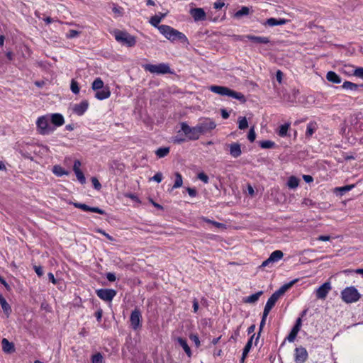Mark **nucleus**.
Returning <instances> with one entry per match:
<instances>
[{"label": "nucleus", "mask_w": 363, "mask_h": 363, "mask_svg": "<svg viewBox=\"0 0 363 363\" xmlns=\"http://www.w3.org/2000/svg\"><path fill=\"white\" fill-rule=\"evenodd\" d=\"M236 39L241 41H245V39H247L257 44H267L269 43V39L267 37L255 36L252 35H238L236 36Z\"/></svg>", "instance_id": "9"}, {"label": "nucleus", "mask_w": 363, "mask_h": 363, "mask_svg": "<svg viewBox=\"0 0 363 363\" xmlns=\"http://www.w3.org/2000/svg\"><path fill=\"white\" fill-rule=\"evenodd\" d=\"M228 147H229L230 155L233 157L237 158L241 155V154H242L241 146L239 143H230L228 145Z\"/></svg>", "instance_id": "21"}, {"label": "nucleus", "mask_w": 363, "mask_h": 363, "mask_svg": "<svg viewBox=\"0 0 363 363\" xmlns=\"http://www.w3.org/2000/svg\"><path fill=\"white\" fill-rule=\"evenodd\" d=\"M198 178L205 184L208 183V180H209L208 177L203 172L199 173Z\"/></svg>", "instance_id": "51"}, {"label": "nucleus", "mask_w": 363, "mask_h": 363, "mask_svg": "<svg viewBox=\"0 0 363 363\" xmlns=\"http://www.w3.org/2000/svg\"><path fill=\"white\" fill-rule=\"evenodd\" d=\"M81 162L79 160H75L73 165V171L74 172L78 181L82 184L86 182L85 177L80 169Z\"/></svg>", "instance_id": "17"}, {"label": "nucleus", "mask_w": 363, "mask_h": 363, "mask_svg": "<svg viewBox=\"0 0 363 363\" xmlns=\"http://www.w3.org/2000/svg\"><path fill=\"white\" fill-rule=\"evenodd\" d=\"M250 13V9L247 6H242L241 9L236 11L235 13V17L236 18H240L243 16H247Z\"/></svg>", "instance_id": "39"}, {"label": "nucleus", "mask_w": 363, "mask_h": 363, "mask_svg": "<svg viewBox=\"0 0 363 363\" xmlns=\"http://www.w3.org/2000/svg\"><path fill=\"white\" fill-rule=\"evenodd\" d=\"M196 125L199 135L206 134L215 129L216 127L215 122L209 118H206L200 121Z\"/></svg>", "instance_id": "7"}, {"label": "nucleus", "mask_w": 363, "mask_h": 363, "mask_svg": "<svg viewBox=\"0 0 363 363\" xmlns=\"http://www.w3.org/2000/svg\"><path fill=\"white\" fill-rule=\"evenodd\" d=\"M297 281V279H294L287 284H285L279 288V290L276 291L274 292L277 296H278L279 298L288 290Z\"/></svg>", "instance_id": "24"}, {"label": "nucleus", "mask_w": 363, "mask_h": 363, "mask_svg": "<svg viewBox=\"0 0 363 363\" xmlns=\"http://www.w3.org/2000/svg\"><path fill=\"white\" fill-rule=\"evenodd\" d=\"M262 294V291H258L254 294H252L249 296H247L245 299V303H254L255 302H257L259 298V296Z\"/></svg>", "instance_id": "31"}, {"label": "nucleus", "mask_w": 363, "mask_h": 363, "mask_svg": "<svg viewBox=\"0 0 363 363\" xmlns=\"http://www.w3.org/2000/svg\"><path fill=\"white\" fill-rule=\"evenodd\" d=\"M354 75L363 79V67H357L354 70Z\"/></svg>", "instance_id": "53"}, {"label": "nucleus", "mask_w": 363, "mask_h": 363, "mask_svg": "<svg viewBox=\"0 0 363 363\" xmlns=\"http://www.w3.org/2000/svg\"><path fill=\"white\" fill-rule=\"evenodd\" d=\"M289 127H290L289 123L281 125L279 127V130L278 131V135L282 138L286 136Z\"/></svg>", "instance_id": "38"}, {"label": "nucleus", "mask_w": 363, "mask_h": 363, "mask_svg": "<svg viewBox=\"0 0 363 363\" xmlns=\"http://www.w3.org/2000/svg\"><path fill=\"white\" fill-rule=\"evenodd\" d=\"M106 279L109 281H116V277L115 274L111 273V272H108V273L106 274Z\"/></svg>", "instance_id": "59"}, {"label": "nucleus", "mask_w": 363, "mask_h": 363, "mask_svg": "<svg viewBox=\"0 0 363 363\" xmlns=\"http://www.w3.org/2000/svg\"><path fill=\"white\" fill-rule=\"evenodd\" d=\"M259 146L263 149L273 148L275 143L271 140H263L259 143Z\"/></svg>", "instance_id": "41"}, {"label": "nucleus", "mask_w": 363, "mask_h": 363, "mask_svg": "<svg viewBox=\"0 0 363 363\" xmlns=\"http://www.w3.org/2000/svg\"><path fill=\"white\" fill-rule=\"evenodd\" d=\"M181 129L185 135L191 140H196L199 138V133L197 129V125L190 127L186 123L181 124Z\"/></svg>", "instance_id": "8"}, {"label": "nucleus", "mask_w": 363, "mask_h": 363, "mask_svg": "<svg viewBox=\"0 0 363 363\" xmlns=\"http://www.w3.org/2000/svg\"><path fill=\"white\" fill-rule=\"evenodd\" d=\"M96 295L103 301H111L116 295V291L111 289H100L96 290Z\"/></svg>", "instance_id": "10"}, {"label": "nucleus", "mask_w": 363, "mask_h": 363, "mask_svg": "<svg viewBox=\"0 0 363 363\" xmlns=\"http://www.w3.org/2000/svg\"><path fill=\"white\" fill-rule=\"evenodd\" d=\"M225 6V4L221 1L215 2L213 4V7L216 9H220Z\"/></svg>", "instance_id": "61"}, {"label": "nucleus", "mask_w": 363, "mask_h": 363, "mask_svg": "<svg viewBox=\"0 0 363 363\" xmlns=\"http://www.w3.org/2000/svg\"><path fill=\"white\" fill-rule=\"evenodd\" d=\"M267 315H265V313H263L262 314V320H261V322H260V325H259V333L256 337V340H255V345H257V342L259 338V336H260V333L262 330V328H264V325H265V322H266V319H267Z\"/></svg>", "instance_id": "44"}, {"label": "nucleus", "mask_w": 363, "mask_h": 363, "mask_svg": "<svg viewBox=\"0 0 363 363\" xmlns=\"http://www.w3.org/2000/svg\"><path fill=\"white\" fill-rule=\"evenodd\" d=\"M158 30L162 35L172 42L179 40L182 43H189L188 38L183 33L169 26L160 25Z\"/></svg>", "instance_id": "1"}, {"label": "nucleus", "mask_w": 363, "mask_h": 363, "mask_svg": "<svg viewBox=\"0 0 363 363\" xmlns=\"http://www.w3.org/2000/svg\"><path fill=\"white\" fill-rule=\"evenodd\" d=\"M302 325V320L301 318H298L296 320V323L294 325L295 328H298V330H301Z\"/></svg>", "instance_id": "62"}, {"label": "nucleus", "mask_w": 363, "mask_h": 363, "mask_svg": "<svg viewBox=\"0 0 363 363\" xmlns=\"http://www.w3.org/2000/svg\"><path fill=\"white\" fill-rule=\"evenodd\" d=\"M206 222L208 223H212L214 226H216V228H222L224 226V224L221 223H218V222H216V221H213V220H211L209 219H206Z\"/></svg>", "instance_id": "58"}, {"label": "nucleus", "mask_w": 363, "mask_h": 363, "mask_svg": "<svg viewBox=\"0 0 363 363\" xmlns=\"http://www.w3.org/2000/svg\"><path fill=\"white\" fill-rule=\"evenodd\" d=\"M102 315H103L102 309H101V308L98 309L97 311L95 313V316H96V320H97L98 322H101V318H102Z\"/></svg>", "instance_id": "57"}, {"label": "nucleus", "mask_w": 363, "mask_h": 363, "mask_svg": "<svg viewBox=\"0 0 363 363\" xmlns=\"http://www.w3.org/2000/svg\"><path fill=\"white\" fill-rule=\"evenodd\" d=\"M70 89L74 94H79V86L78 82L76 80L72 79L71 84H70Z\"/></svg>", "instance_id": "43"}, {"label": "nucleus", "mask_w": 363, "mask_h": 363, "mask_svg": "<svg viewBox=\"0 0 363 363\" xmlns=\"http://www.w3.org/2000/svg\"><path fill=\"white\" fill-rule=\"evenodd\" d=\"M1 345L2 350L6 353L10 354L15 351L14 345L6 338L2 340Z\"/></svg>", "instance_id": "23"}, {"label": "nucleus", "mask_w": 363, "mask_h": 363, "mask_svg": "<svg viewBox=\"0 0 363 363\" xmlns=\"http://www.w3.org/2000/svg\"><path fill=\"white\" fill-rule=\"evenodd\" d=\"M247 138L250 142H254L256 138V133L255 132V130L253 128H250L248 135Z\"/></svg>", "instance_id": "50"}, {"label": "nucleus", "mask_w": 363, "mask_h": 363, "mask_svg": "<svg viewBox=\"0 0 363 363\" xmlns=\"http://www.w3.org/2000/svg\"><path fill=\"white\" fill-rule=\"evenodd\" d=\"M354 186H355L354 184L346 185L344 186L337 188V190L339 191L340 192V194L342 195L345 193L352 190Z\"/></svg>", "instance_id": "46"}, {"label": "nucleus", "mask_w": 363, "mask_h": 363, "mask_svg": "<svg viewBox=\"0 0 363 363\" xmlns=\"http://www.w3.org/2000/svg\"><path fill=\"white\" fill-rule=\"evenodd\" d=\"M163 176L161 172L156 173L152 178H151V180H153L157 183H160L162 180Z\"/></svg>", "instance_id": "52"}, {"label": "nucleus", "mask_w": 363, "mask_h": 363, "mask_svg": "<svg viewBox=\"0 0 363 363\" xmlns=\"http://www.w3.org/2000/svg\"><path fill=\"white\" fill-rule=\"evenodd\" d=\"M284 256V253L281 250H275L271 253L269 258L264 261L262 267H267L270 264H273L279 261Z\"/></svg>", "instance_id": "13"}, {"label": "nucleus", "mask_w": 363, "mask_h": 363, "mask_svg": "<svg viewBox=\"0 0 363 363\" xmlns=\"http://www.w3.org/2000/svg\"><path fill=\"white\" fill-rule=\"evenodd\" d=\"M113 34L117 42L125 45L128 47H133L136 44V38L126 31L114 30Z\"/></svg>", "instance_id": "3"}, {"label": "nucleus", "mask_w": 363, "mask_h": 363, "mask_svg": "<svg viewBox=\"0 0 363 363\" xmlns=\"http://www.w3.org/2000/svg\"><path fill=\"white\" fill-rule=\"evenodd\" d=\"M360 297V294L354 286L346 287L341 291V298L346 303H355Z\"/></svg>", "instance_id": "4"}, {"label": "nucleus", "mask_w": 363, "mask_h": 363, "mask_svg": "<svg viewBox=\"0 0 363 363\" xmlns=\"http://www.w3.org/2000/svg\"><path fill=\"white\" fill-rule=\"evenodd\" d=\"M267 23L269 26H275L285 24L286 23V20L270 18L267 19Z\"/></svg>", "instance_id": "33"}, {"label": "nucleus", "mask_w": 363, "mask_h": 363, "mask_svg": "<svg viewBox=\"0 0 363 363\" xmlns=\"http://www.w3.org/2000/svg\"><path fill=\"white\" fill-rule=\"evenodd\" d=\"M141 319L142 315L138 309L135 308L132 311L130 317V322L133 330H136L141 326Z\"/></svg>", "instance_id": "12"}, {"label": "nucleus", "mask_w": 363, "mask_h": 363, "mask_svg": "<svg viewBox=\"0 0 363 363\" xmlns=\"http://www.w3.org/2000/svg\"><path fill=\"white\" fill-rule=\"evenodd\" d=\"M169 151L170 148L169 147H162L155 151V155L158 158H163L169 153Z\"/></svg>", "instance_id": "29"}, {"label": "nucleus", "mask_w": 363, "mask_h": 363, "mask_svg": "<svg viewBox=\"0 0 363 363\" xmlns=\"http://www.w3.org/2000/svg\"><path fill=\"white\" fill-rule=\"evenodd\" d=\"M248 127V123L245 117H240L238 120V128L244 130Z\"/></svg>", "instance_id": "42"}, {"label": "nucleus", "mask_w": 363, "mask_h": 363, "mask_svg": "<svg viewBox=\"0 0 363 363\" xmlns=\"http://www.w3.org/2000/svg\"><path fill=\"white\" fill-rule=\"evenodd\" d=\"M190 15L195 21H205L206 14L202 8H194L189 11Z\"/></svg>", "instance_id": "15"}, {"label": "nucleus", "mask_w": 363, "mask_h": 363, "mask_svg": "<svg viewBox=\"0 0 363 363\" xmlns=\"http://www.w3.org/2000/svg\"><path fill=\"white\" fill-rule=\"evenodd\" d=\"M360 86V85H358L357 84L352 83L351 82L345 81L343 84L342 85V87L345 89H349L352 91H357Z\"/></svg>", "instance_id": "35"}, {"label": "nucleus", "mask_w": 363, "mask_h": 363, "mask_svg": "<svg viewBox=\"0 0 363 363\" xmlns=\"http://www.w3.org/2000/svg\"><path fill=\"white\" fill-rule=\"evenodd\" d=\"M112 11L116 16H121L123 14V9L118 6H114L112 9Z\"/></svg>", "instance_id": "48"}, {"label": "nucleus", "mask_w": 363, "mask_h": 363, "mask_svg": "<svg viewBox=\"0 0 363 363\" xmlns=\"http://www.w3.org/2000/svg\"><path fill=\"white\" fill-rule=\"evenodd\" d=\"M49 115L42 116L37 119L36 125L38 131L41 135H48L54 131V128L49 125Z\"/></svg>", "instance_id": "6"}, {"label": "nucleus", "mask_w": 363, "mask_h": 363, "mask_svg": "<svg viewBox=\"0 0 363 363\" xmlns=\"http://www.w3.org/2000/svg\"><path fill=\"white\" fill-rule=\"evenodd\" d=\"M254 337H255V334H253L251 336V337L248 340L247 344L245 345V347L243 349V351H242V353L244 354V356L245 355H247L249 352H250V350H251Z\"/></svg>", "instance_id": "40"}, {"label": "nucleus", "mask_w": 363, "mask_h": 363, "mask_svg": "<svg viewBox=\"0 0 363 363\" xmlns=\"http://www.w3.org/2000/svg\"><path fill=\"white\" fill-rule=\"evenodd\" d=\"M279 298V297L277 296V294H275L274 293L268 298L263 311V313H265V315H269L270 311L274 306L276 302Z\"/></svg>", "instance_id": "19"}, {"label": "nucleus", "mask_w": 363, "mask_h": 363, "mask_svg": "<svg viewBox=\"0 0 363 363\" xmlns=\"http://www.w3.org/2000/svg\"><path fill=\"white\" fill-rule=\"evenodd\" d=\"M50 121L56 127L62 126L65 123V118L60 113H52L49 115Z\"/></svg>", "instance_id": "20"}, {"label": "nucleus", "mask_w": 363, "mask_h": 363, "mask_svg": "<svg viewBox=\"0 0 363 363\" xmlns=\"http://www.w3.org/2000/svg\"><path fill=\"white\" fill-rule=\"evenodd\" d=\"M111 96V91L108 86H105L96 91L95 97L99 100H104Z\"/></svg>", "instance_id": "22"}, {"label": "nucleus", "mask_w": 363, "mask_h": 363, "mask_svg": "<svg viewBox=\"0 0 363 363\" xmlns=\"http://www.w3.org/2000/svg\"><path fill=\"white\" fill-rule=\"evenodd\" d=\"M162 21L156 16H153L150 18V21H149V23L154 27L157 28L158 29V27H160V26L159 25L160 23Z\"/></svg>", "instance_id": "45"}, {"label": "nucleus", "mask_w": 363, "mask_h": 363, "mask_svg": "<svg viewBox=\"0 0 363 363\" xmlns=\"http://www.w3.org/2000/svg\"><path fill=\"white\" fill-rule=\"evenodd\" d=\"M0 304L2 308V310L5 313L7 317L11 314V308L9 306V304L7 303L6 300L4 298V297L0 294Z\"/></svg>", "instance_id": "25"}, {"label": "nucleus", "mask_w": 363, "mask_h": 363, "mask_svg": "<svg viewBox=\"0 0 363 363\" xmlns=\"http://www.w3.org/2000/svg\"><path fill=\"white\" fill-rule=\"evenodd\" d=\"M186 191L191 197H195L196 196V191L194 189L189 187Z\"/></svg>", "instance_id": "60"}, {"label": "nucleus", "mask_w": 363, "mask_h": 363, "mask_svg": "<svg viewBox=\"0 0 363 363\" xmlns=\"http://www.w3.org/2000/svg\"><path fill=\"white\" fill-rule=\"evenodd\" d=\"M91 182L93 184L94 187L96 189L99 190L101 188V185L100 182L96 177L91 178Z\"/></svg>", "instance_id": "54"}, {"label": "nucleus", "mask_w": 363, "mask_h": 363, "mask_svg": "<svg viewBox=\"0 0 363 363\" xmlns=\"http://www.w3.org/2000/svg\"><path fill=\"white\" fill-rule=\"evenodd\" d=\"M209 90L220 96H228L238 99L242 103L246 101V99L242 93L237 92L226 86L213 85L209 87Z\"/></svg>", "instance_id": "2"}, {"label": "nucleus", "mask_w": 363, "mask_h": 363, "mask_svg": "<svg viewBox=\"0 0 363 363\" xmlns=\"http://www.w3.org/2000/svg\"><path fill=\"white\" fill-rule=\"evenodd\" d=\"M79 32L75 30H70L69 33L66 34V37L67 38H74L77 37L79 35Z\"/></svg>", "instance_id": "49"}, {"label": "nucleus", "mask_w": 363, "mask_h": 363, "mask_svg": "<svg viewBox=\"0 0 363 363\" xmlns=\"http://www.w3.org/2000/svg\"><path fill=\"white\" fill-rule=\"evenodd\" d=\"M317 239L319 241H329L330 240V236H329V235H320Z\"/></svg>", "instance_id": "63"}, {"label": "nucleus", "mask_w": 363, "mask_h": 363, "mask_svg": "<svg viewBox=\"0 0 363 363\" xmlns=\"http://www.w3.org/2000/svg\"><path fill=\"white\" fill-rule=\"evenodd\" d=\"M34 269H35V273L37 274V275L38 277L43 276V270L42 267H40V266H34Z\"/></svg>", "instance_id": "56"}, {"label": "nucleus", "mask_w": 363, "mask_h": 363, "mask_svg": "<svg viewBox=\"0 0 363 363\" xmlns=\"http://www.w3.org/2000/svg\"><path fill=\"white\" fill-rule=\"evenodd\" d=\"M74 206L76 208H80L84 211H91L93 213H96L101 215L105 214V211L98 207H90L84 203H74Z\"/></svg>", "instance_id": "16"}, {"label": "nucleus", "mask_w": 363, "mask_h": 363, "mask_svg": "<svg viewBox=\"0 0 363 363\" xmlns=\"http://www.w3.org/2000/svg\"><path fill=\"white\" fill-rule=\"evenodd\" d=\"M299 331L300 330L294 326L288 336L286 337L285 340H287L289 342H293L295 340Z\"/></svg>", "instance_id": "34"}, {"label": "nucleus", "mask_w": 363, "mask_h": 363, "mask_svg": "<svg viewBox=\"0 0 363 363\" xmlns=\"http://www.w3.org/2000/svg\"><path fill=\"white\" fill-rule=\"evenodd\" d=\"M303 179L307 183H310L313 181V178L311 175H303Z\"/></svg>", "instance_id": "64"}, {"label": "nucleus", "mask_w": 363, "mask_h": 363, "mask_svg": "<svg viewBox=\"0 0 363 363\" xmlns=\"http://www.w3.org/2000/svg\"><path fill=\"white\" fill-rule=\"evenodd\" d=\"M318 129V125L316 122L311 121L307 125L306 135V137L309 138L313 135V134Z\"/></svg>", "instance_id": "28"}, {"label": "nucleus", "mask_w": 363, "mask_h": 363, "mask_svg": "<svg viewBox=\"0 0 363 363\" xmlns=\"http://www.w3.org/2000/svg\"><path fill=\"white\" fill-rule=\"evenodd\" d=\"M144 69L152 74H172V72L167 63H160L157 65L146 64L143 65Z\"/></svg>", "instance_id": "5"}, {"label": "nucleus", "mask_w": 363, "mask_h": 363, "mask_svg": "<svg viewBox=\"0 0 363 363\" xmlns=\"http://www.w3.org/2000/svg\"><path fill=\"white\" fill-rule=\"evenodd\" d=\"M88 107L89 102L86 100H84L74 106L73 111L78 116H82L86 111Z\"/></svg>", "instance_id": "18"}, {"label": "nucleus", "mask_w": 363, "mask_h": 363, "mask_svg": "<svg viewBox=\"0 0 363 363\" xmlns=\"http://www.w3.org/2000/svg\"><path fill=\"white\" fill-rule=\"evenodd\" d=\"M92 363H104L102 354L98 352L96 354L93 355Z\"/></svg>", "instance_id": "47"}, {"label": "nucleus", "mask_w": 363, "mask_h": 363, "mask_svg": "<svg viewBox=\"0 0 363 363\" xmlns=\"http://www.w3.org/2000/svg\"><path fill=\"white\" fill-rule=\"evenodd\" d=\"M326 79L328 81L335 84H340L342 82L340 77L333 71H330L327 73Z\"/></svg>", "instance_id": "27"}, {"label": "nucleus", "mask_w": 363, "mask_h": 363, "mask_svg": "<svg viewBox=\"0 0 363 363\" xmlns=\"http://www.w3.org/2000/svg\"><path fill=\"white\" fill-rule=\"evenodd\" d=\"M52 172L57 177H62L63 175H68L69 172L65 170L60 165H55L52 169Z\"/></svg>", "instance_id": "32"}, {"label": "nucleus", "mask_w": 363, "mask_h": 363, "mask_svg": "<svg viewBox=\"0 0 363 363\" xmlns=\"http://www.w3.org/2000/svg\"><path fill=\"white\" fill-rule=\"evenodd\" d=\"M308 357L306 349L302 346L294 350V361L296 363H304Z\"/></svg>", "instance_id": "11"}, {"label": "nucleus", "mask_w": 363, "mask_h": 363, "mask_svg": "<svg viewBox=\"0 0 363 363\" xmlns=\"http://www.w3.org/2000/svg\"><path fill=\"white\" fill-rule=\"evenodd\" d=\"M177 341L179 343V345L183 348L187 356L191 357V351L189 346L187 344L186 340L185 339H183L182 337H177Z\"/></svg>", "instance_id": "26"}, {"label": "nucleus", "mask_w": 363, "mask_h": 363, "mask_svg": "<svg viewBox=\"0 0 363 363\" xmlns=\"http://www.w3.org/2000/svg\"><path fill=\"white\" fill-rule=\"evenodd\" d=\"M189 337L195 343L196 347H199L200 340L197 335L191 334L190 335Z\"/></svg>", "instance_id": "55"}, {"label": "nucleus", "mask_w": 363, "mask_h": 363, "mask_svg": "<svg viewBox=\"0 0 363 363\" xmlns=\"http://www.w3.org/2000/svg\"><path fill=\"white\" fill-rule=\"evenodd\" d=\"M299 184V179L296 178L294 176H291L289 178V180L287 182V186L290 189H295L296 188Z\"/></svg>", "instance_id": "36"}, {"label": "nucleus", "mask_w": 363, "mask_h": 363, "mask_svg": "<svg viewBox=\"0 0 363 363\" xmlns=\"http://www.w3.org/2000/svg\"><path fill=\"white\" fill-rule=\"evenodd\" d=\"M91 88L95 91L103 88H105L104 82L100 77L95 79L94 81L92 82Z\"/></svg>", "instance_id": "30"}, {"label": "nucleus", "mask_w": 363, "mask_h": 363, "mask_svg": "<svg viewBox=\"0 0 363 363\" xmlns=\"http://www.w3.org/2000/svg\"><path fill=\"white\" fill-rule=\"evenodd\" d=\"M174 175H175V182L172 186V189H177L182 186L183 179H182V174L179 172H175Z\"/></svg>", "instance_id": "37"}, {"label": "nucleus", "mask_w": 363, "mask_h": 363, "mask_svg": "<svg viewBox=\"0 0 363 363\" xmlns=\"http://www.w3.org/2000/svg\"><path fill=\"white\" fill-rule=\"evenodd\" d=\"M331 290V284L330 282L327 281L323 284L320 287H318L315 291V296L317 298L319 299H325Z\"/></svg>", "instance_id": "14"}]
</instances>
